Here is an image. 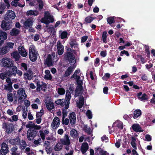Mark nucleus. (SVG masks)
I'll use <instances>...</instances> for the list:
<instances>
[{
	"label": "nucleus",
	"mask_w": 155,
	"mask_h": 155,
	"mask_svg": "<svg viewBox=\"0 0 155 155\" xmlns=\"http://www.w3.org/2000/svg\"><path fill=\"white\" fill-rule=\"evenodd\" d=\"M41 21L46 25L49 24L50 22H52L54 21L53 17L48 12H45V15L43 18L41 20Z\"/></svg>",
	"instance_id": "f257e3e1"
},
{
	"label": "nucleus",
	"mask_w": 155,
	"mask_h": 155,
	"mask_svg": "<svg viewBox=\"0 0 155 155\" xmlns=\"http://www.w3.org/2000/svg\"><path fill=\"white\" fill-rule=\"evenodd\" d=\"M1 64L5 67H10L13 65V61L10 58H5L1 61Z\"/></svg>",
	"instance_id": "f03ea898"
},
{
	"label": "nucleus",
	"mask_w": 155,
	"mask_h": 155,
	"mask_svg": "<svg viewBox=\"0 0 155 155\" xmlns=\"http://www.w3.org/2000/svg\"><path fill=\"white\" fill-rule=\"evenodd\" d=\"M80 70L78 69L76 70L74 72V74L71 76V78L75 79L78 84H80L82 82V77L81 74H79Z\"/></svg>",
	"instance_id": "7ed1b4c3"
},
{
	"label": "nucleus",
	"mask_w": 155,
	"mask_h": 155,
	"mask_svg": "<svg viewBox=\"0 0 155 155\" xmlns=\"http://www.w3.org/2000/svg\"><path fill=\"white\" fill-rule=\"evenodd\" d=\"M1 28L4 30L6 31L9 30L12 26V21H3L1 25Z\"/></svg>",
	"instance_id": "20e7f679"
},
{
	"label": "nucleus",
	"mask_w": 155,
	"mask_h": 155,
	"mask_svg": "<svg viewBox=\"0 0 155 155\" xmlns=\"http://www.w3.org/2000/svg\"><path fill=\"white\" fill-rule=\"evenodd\" d=\"M16 15L14 12L12 10H8L5 14V19L6 21H11L14 19Z\"/></svg>",
	"instance_id": "39448f33"
},
{
	"label": "nucleus",
	"mask_w": 155,
	"mask_h": 155,
	"mask_svg": "<svg viewBox=\"0 0 155 155\" xmlns=\"http://www.w3.org/2000/svg\"><path fill=\"white\" fill-rule=\"evenodd\" d=\"M18 101L21 102L22 100L26 99L27 96L25 93V90L23 88H20L17 92Z\"/></svg>",
	"instance_id": "423d86ee"
},
{
	"label": "nucleus",
	"mask_w": 155,
	"mask_h": 155,
	"mask_svg": "<svg viewBox=\"0 0 155 155\" xmlns=\"http://www.w3.org/2000/svg\"><path fill=\"white\" fill-rule=\"evenodd\" d=\"M37 88L36 90L37 92H39L41 90L45 91L47 87V84L41 81H38L37 83Z\"/></svg>",
	"instance_id": "0eeeda50"
},
{
	"label": "nucleus",
	"mask_w": 155,
	"mask_h": 155,
	"mask_svg": "<svg viewBox=\"0 0 155 155\" xmlns=\"http://www.w3.org/2000/svg\"><path fill=\"white\" fill-rule=\"evenodd\" d=\"M8 152V145L5 143H3L0 150V155H5Z\"/></svg>",
	"instance_id": "6e6552de"
},
{
	"label": "nucleus",
	"mask_w": 155,
	"mask_h": 155,
	"mask_svg": "<svg viewBox=\"0 0 155 155\" xmlns=\"http://www.w3.org/2000/svg\"><path fill=\"white\" fill-rule=\"evenodd\" d=\"M60 124V119L57 117H55L51 124V127L54 129H56Z\"/></svg>",
	"instance_id": "1a4fd4ad"
},
{
	"label": "nucleus",
	"mask_w": 155,
	"mask_h": 155,
	"mask_svg": "<svg viewBox=\"0 0 155 155\" xmlns=\"http://www.w3.org/2000/svg\"><path fill=\"white\" fill-rule=\"evenodd\" d=\"M67 56L69 63L71 65H73L76 62V60L74 54L70 52H67Z\"/></svg>",
	"instance_id": "9d476101"
},
{
	"label": "nucleus",
	"mask_w": 155,
	"mask_h": 155,
	"mask_svg": "<svg viewBox=\"0 0 155 155\" xmlns=\"http://www.w3.org/2000/svg\"><path fill=\"white\" fill-rule=\"evenodd\" d=\"M61 143L66 146H68L70 144V141L69 137L67 134H65L64 137L60 139Z\"/></svg>",
	"instance_id": "9b49d317"
},
{
	"label": "nucleus",
	"mask_w": 155,
	"mask_h": 155,
	"mask_svg": "<svg viewBox=\"0 0 155 155\" xmlns=\"http://www.w3.org/2000/svg\"><path fill=\"white\" fill-rule=\"evenodd\" d=\"M4 125L5 128L6 132L7 133H11L14 129V126L12 124H8L5 123Z\"/></svg>",
	"instance_id": "f8f14e48"
},
{
	"label": "nucleus",
	"mask_w": 155,
	"mask_h": 155,
	"mask_svg": "<svg viewBox=\"0 0 155 155\" xmlns=\"http://www.w3.org/2000/svg\"><path fill=\"white\" fill-rule=\"evenodd\" d=\"M36 134V132L31 130H28L27 132V138L29 140L33 139Z\"/></svg>",
	"instance_id": "ddd939ff"
},
{
	"label": "nucleus",
	"mask_w": 155,
	"mask_h": 155,
	"mask_svg": "<svg viewBox=\"0 0 155 155\" xmlns=\"http://www.w3.org/2000/svg\"><path fill=\"white\" fill-rule=\"evenodd\" d=\"M57 48L58 54L59 55L62 54L64 52V47L60 41H58L57 42Z\"/></svg>",
	"instance_id": "4468645a"
},
{
	"label": "nucleus",
	"mask_w": 155,
	"mask_h": 155,
	"mask_svg": "<svg viewBox=\"0 0 155 155\" xmlns=\"http://www.w3.org/2000/svg\"><path fill=\"white\" fill-rule=\"evenodd\" d=\"M69 120L70 123L71 125H74L75 124L76 120V116L74 112L71 113L69 115Z\"/></svg>",
	"instance_id": "2eb2a0df"
},
{
	"label": "nucleus",
	"mask_w": 155,
	"mask_h": 155,
	"mask_svg": "<svg viewBox=\"0 0 155 155\" xmlns=\"http://www.w3.org/2000/svg\"><path fill=\"white\" fill-rule=\"evenodd\" d=\"M18 52L23 57H26L28 54L24 47L22 46H19L18 48Z\"/></svg>",
	"instance_id": "dca6fc26"
},
{
	"label": "nucleus",
	"mask_w": 155,
	"mask_h": 155,
	"mask_svg": "<svg viewBox=\"0 0 155 155\" xmlns=\"http://www.w3.org/2000/svg\"><path fill=\"white\" fill-rule=\"evenodd\" d=\"M133 130L137 132H142L143 130H142L140 125L137 124H133L132 126Z\"/></svg>",
	"instance_id": "f3484780"
},
{
	"label": "nucleus",
	"mask_w": 155,
	"mask_h": 155,
	"mask_svg": "<svg viewBox=\"0 0 155 155\" xmlns=\"http://www.w3.org/2000/svg\"><path fill=\"white\" fill-rule=\"evenodd\" d=\"M33 23V19L31 18H28L24 22V25L26 28H28L32 26Z\"/></svg>",
	"instance_id": "a211bd4d"
},
{
	"label": "nucleus",
	"mask_w": 155,
	"mask_h": 155,
	"mask_svg": "<svg viewBox=\"0 0 155 155\" xmlns=\"http://www.w3.org/2000/svg\"><path fill=\"white\" fill-rule=\"evenodd\" d=\"M11 67H12V68H10L8 71V75H15L17 72V67L15 66H13V65Z\"/></svg>",
	"instance_id": "6ab92c4d"
},
{
	"label": "nucleus",
	"mask_w": 155,
	"mask_h": 155,
	"mask_svg": "<svg viewBox=\"0 0 155 155\" xmlns=\"http://www.w3.org/2000/svg\"><path fill=\"white\" fill-rule=\"evenodd\" d=\"M20 141V139L18 137L15 139H11L9 140V142L12 145H17L19 144Z\"/></svg>",
	"instance_id": "aec40b11"
},
{
	"label": "nucleus",
	"mask_w": 155,
	"mask_h": 155,
	"mask_svg": "<svg viewBox=\"0 0 155 155\" xmlns=\"http://www.w3.org/2000/svg\"><path fill=\"white\" fill-rule=\"evenodd\" d=\"M75 67V66L73 65L69 67L65 72V77H68L69 76L73 71Z\"/></svg>",
	"instance_id": "412c9836"
},
{
	"label": "nucleus",
	"mask_w": 155,
	"mask_h": 155,
	"mask_svg": "<svg viewBox=\"0 0 155 155\" xmlns=\"http://www.w3.org/2000/svg\"><path fill=\"white\" fill-rule=\"evenodd\" d=\"M53 55L49 54L48 55L47 58L45 61V63L48 66H50L52 65V57Z\"/></svg>",
	"instance_id": "4be33fe9"
},
{
	"label": "nucleus",
	"mask_w": 155,
	"mask_h": 155,
	"mask_svg": "<svg viewBox=\"0 0 155 155\" xmlns=\"http://www.w3.org/2000/svg\"><path fill=\"white\" fill-rule=\"evenodd\" d=\"M45 103L46 107L49 110H51L54 107L53 102L50 100L46 101Z\"/></svg>",
	"instance_id": "5701e85b"
},
{
	"label": "nucleus",
	"mask_w": 155,
	"mask_h": 155,
	"mask_svg": "<svg viewBox=\"0 0 155 155\" xmlns=\"http://www.w3.org/2000/svg\"><path fill=\"white\" fill-rule=\"evenodd\" d=\"M113 127H117L120 129L123 128L122 123L119 120H117L114 122L112 125Z\"/></svg>",
	"instance_id": "b1692460"
},
{
	"label": "nucleus",
	"mask_w": 155,
	"mask_h": 155,
	"mask_svg": "<svg viewBox=\"0 0 155 155\" xmlns=\"http://www.w3.org/2000/svg\"><path fill=\"white\" fill-rule=\"evenodd\" d=\"M84 102V98L83 97H81L78 101L77 102V107L79 108H81L83 106Z\"/></svg>",
	"instance_id": "393cba45"
},
{
	"label": "nucleus",
	"mask_w": 155,
	"mask_h": 155,
	"mask_svg": "<svg viewBox=\"0 0 155 155\" xmlns=\"http://www.w3.org/2000/svg\"><path fill=\"white\" fill-rule=\"evenodd\" d=\"M88 148V145L87 143H83L81 147V151L83 153H85Z\"/></svg>",
	"instance_id": "a878e982"
},
{
	"label": "nucleus",
	"mask_w": 155,
	"mask_h": 155,
	"mask_svg": "<svg viewBox=\"0 0 155 155\" xmlns=\"http://www.w3.org/2000/svg\"><path fill=\"white\" fill-rule=\"evenodd\" d=\"M141 115V111L140 109H137L135 110L134 112L133 118L134 119H136Z\"/></svg>",
	"instance_id": "bb28decb"
},
{
	"label": "nucleus",
	"mask_w": 155,
	"mask_h": 155,
	"mask_svg": "<svg viewBox=\"0 0 155 155\" xmlns=\"http://www.w3.org/2000/svg\"><path fill=\"white\" fill-rule=\"evenodd\" d=\"M29 58L32 61H35L37 59L38 54V53H33V54H29Z\"/></svg>",
	"instance_id": "cd10ccee"
},
{
	"label": "nucleus",
	"mask_w": 155,
	"mask_h": 155,
	"mask_svg": "<svg viewBox=\"0 0 155 155\" xmlns=\"http://www.w3.org/2000/svg\"><path fill=\"white\" fill-rule=\"evenodd\" d=\"M13 58H14L15 61H18L20 57V55L17 51H15L11 54Z\"/></svg>",
	"instance_id": "c85d7f7f"
},
{
	"label": "nucleus",
	"mask_w": 155,
	"mask_h": 155,
	"mask_svg": "<svg viewBox=\"0 0 155 155\" xmlns=\"http://www.w3.org/2000/svg\"><path fill=\"white\" fill-rule=\"evenodd\" d=\"M38 14V12L36 11L30 10L27 12L26 15L28 16L33 15L35 16H37Z\"/></svg>",
	"instance_id": "c756f323"
},
{
	"label": "nucleus",
	"mask_w": 155,
	"mask_h": 155,
	"mask_svg": "<svg viewBox=\"0 0 155 155\" xmlns=\"http://www.w3.org/2000/svg\"><path fill=\"white\" fill-rule=\"evenodd\" d=\"M45 75L44 78L47 80H51L52 77L50 74V71L49 70H46L45 71Z\"/></svg>",
	"instance_id": "7c9ffc66"
},
{
	"label": "nucleus",
	"mask_w": 155,
	"mask_h": 155,
	"mask_svg": "<svg viewBox=\"0 0 155 155\" xmlns=\"http://www.w3.org/2000/svg\"><path fill=\"white\" fill-rule=\"evenodd\" d=\"M19 33V31L18 29L14 28L12 29L10 32V34L12 36H16Z\"/></svg>",
	"instance_id": "2f4dec72"
},
{
	"label": "nucleus",
	"mask_w": 155,
	"mask_h": 155,
	"mask_svg": "<svg viewBox=\"0 0 155 155\" xmlns=\"http://www.w3.org/2000/svg\"><path fill=\"white\" fill-rule=\"evenodd\" d=\"M4 89L9 91V92L12 91L13 88L12 86V84H8L4 85Z\"/></svg>",
	"instance_id": "473e14b6"
},
{
	"label": "nucleus",
	"mask_w": 155,
	"mask_h": 155,
	"mask_svg": "<svg viewBox=\"0 0 155 155\" xmlns=\"http://www.w3.org/2000/svg\"><path fill=\"white\" fill-rule=\"evenodd\" d=\"M37 52L34 45H31L30 46L29 51V54H33Z\"/></svg>",
	"instance_id": "72a5a7b5"
},
{
	"label": "nucleus",
	"mask_w": 155,
	"mask_h": 155,
	"mask_svg": "<svg viewBox=\"0 0 155 155\" xmlns=\"http://www.w3.org/2000/svg\"><path fill=\"white\" fill-rule=\"evenodd\" d=\"M0 38L3 40L6 39L7 38V34L5 32L0 31Z\"/></svg>",
	"instance_id": "f704fd0d"
},
{
	"label": "nucleus",
	"mask_w": 155,
	"mask_h": 155,
	"mask_svg": "<svg viewBox=\"0 0 155 155\" xmlns=\"http://www.w3.org/2000/svg\"><path fill=\"white\" fill-rule=\"evenodd\" d=\"M131 144L132 147L135 149H137L136 144L135 143L136 140V138L134 137H132L131 138Z\"/></svg>",
	"instance_id": "c9c22d12"
},
{
	"label": "nucleus",
	"mask_w": 155,
	"mask_h": 155,
	"mask_svg": "<svg viewBox=\"0 0 155 155\" xmlns=\"http://www.w3.org/2000/svg\"><path fill=\"white\" fill-rule=\"evenodd\" d=\"M33 73L32 72H30V74H28L27 73H25L24 74V77L25 79L30 80L32 78V75L33 74Z\"/></svg>",
	"instance_id": "e433bc0d"
},
{
	"label": "nucleus",
	"mask_w": 155,
	"mask_h": 155,
	"mask_svg": "<svg viewBox=\"0 0 155 155\" xmlns=\"http://www.w3.org/2000/svg\"><path fill=\"white\" fill-rule=\"evenodd\" d=\"M61 38L63 39L66 38L68 35V33L66 31H60Z\"/></svg>",
	"instance_id": "4c0bfd02"
},
{
	"label": "nucleus",
	"mask_w": 155,
	"mask_h": 155,
	"mask_svg": "<svg viewBox=\"0 0 155 155\" xmlns=\"http://www.w3.org/2000/svg\"><path fill=\"white\" fill-rule=\"evenodd\" d=\"M71 136L74 138H76L78 136V133L76 130L73 129L71 130L70 132Z\"/></svg>",
	"instance_id": "58836bf2"
},
{
	"label": "nucleus",
	"mask_w": 155,
	"mask_h": 155,
	"mask_svg": "<svg viewBox=\"0 0 155 155\" xmlns=\"http://www.w3.org/2000/svg\"><path fill=\"white\" fill-rule=\"evenodd\" d=\"M62 147V145L61 143H58L54 147V149L56 151L60 150Z\"/></svg>",
	"instance_id": "ea45409f"
},
{
	"label": "nucleus",
	"mask_w": 155,
	"mask_h": 155,
	"mask_svg": "<svg viewBox=\"0 0 155 155\" xmlns=\"http://www.w3.org/2000/svg\"><path fill=\"white\" fill-rule=\"evenodd\" d=\"M7 100L9 102H12L13 101V94L10 92H8L7 94Z\"/></svg>",
	"instance_id": "a19ab883"
},
{
	"label": "nucleus",
	"mask_w": 155,
	"mask_h": 155,
	"mask_svg": "<svg viewBox=\"0 0 155 155\" xmlns=\"http://www.w3.org/2000/svg\"><path fill=\"white\" fill-rule=\"evenodd\" d=\"M8 51V50L5 47H2L0 49V54L1 55H3Z\"/></svg>",
	"instance_id": "79ce46f5"
},
{
	"label": "nucleus",
	"mask_w": 155,
	"mask_h": 155,
	"mask_svg": "<svg viewBox=\"0 0 155 155\" xmlns=\"http://www.w3.org/2000/svg\"><path fill=\"white\" fill-rule=\"evenodd\" d=\"M20 147L21 150H24L25 147L26 145V143L25 141L22 140L20 141Z\"/></svg>",
	"instance_id": "37998d69"
},
{
	"label": "nucleus",
	"mask_w": 155,
	"mask_h": 155,
	"mask_svg": "<svg viewBox=\"0 0 155 155\" xmlns=\"http://www.w3.org/2000/svg\"><path fill=\"white\" fill-rule=\"evenodd\" d=\"M65 90L62 88L60 87L58 89V92L60 95H64L65 94Z\"/></svg>",
	"instance_id": "c03bdc74"
},
{
	"label": "nucleus",
	"mask_w": 155,
	"mask_h": 155,
	"mask_svg": "<svg viewBox=\"0 0 155 155\" xmlns=\"http://www.w3.org/2000/svg\"><path fill=\"white\" fill-rule=\"evenodd\" d=\"M65 102V100L64 99H58L55 101V103L57 104L63 106Z\"/></svg>",
	"instance_id": "a18cd8bd"
},
{
	"label": "nucleus",
	"mask_w": 155,
	"mask_h": 155,
	"mask_svg": "<svg viewBox=\"0 0 155 155\" xmlns=\"http://www.w3.org/2000/svg\"><path fill=\"white\" fill-rule=\"evenodd\" d=\"M14 45V43L12 42H8L6 44L5 47L8 51L10 49H12Z\"/></svg>",
	"instance_id": "49530a36"
},
{
	"label": "nucleus",
	"mask_w": 155,
	"mask_h": 155,
	"mask_svg": "<svg viewBox=\"0 0 155 155\" xmlns=\"http://www.w3.org/2000/svg\"><path fill=\"white\" fill-rule=\"evenodd\" d=\"M83 130L85 132L89 134H90L91 132V129L90 127H88L87 125L84 126Z\"/></svg>",
	"instance_id": "de8ad7c7"
},
{
	"label": "nucleus",
	"mask_w": 155,
	"mask_h": 155,
	"mask_svg": "<svg viewBox=\"0 0 155 155\" xmlns=\"http://www.w3.org/2000/svg\"><path fill=\"white\" fill-rule=\"evenodd\" d=\"M6 8L5 7V5L3 3H1L0 4V14H2L4 12V10Z\"/></svg>",
	"instance_id": "09e8293b"
},
{
	"label": "nucleus",
	"mask_w": 155,
	"mask_h": 155,
	"mask_svg": "<svg viewBox=\"0 0 155 155\" xmlns=\"http://www.w3.org/2000/svg\"><path fill=\"white\" fill-rule=\"evenodd\" d=\"M11 5L12 6H19L21 7H22L21 4V3H18V2H17L15 1L14 0V1H12L11 2Z\"/></svg>",
	"instance_id": "8fccbe9b"
},
{
	"label": "nucleus",
	"mask_w": 155,
	"mask_h": 155,
	"mask_svg": "<svg viewBox=\"0 0 155 155\" xmlns=\"http://www.w3.org/2000/svg\"><path fill=\"white\" fill-rule=\"evenodd\" d=\"M107 34V32L106 31H104V32H103L102 35L103 41L104 43H106L107 42V41H106Z\"/></svg>",
	"instance_id": "3c124183"
},
{
	"label": "nucleus",
	"mask_w": 155,
	"mask_h": 155,
	"mask_svg": "<svg viewBox=\"0 0 155 155\" xmlns=\"http://www.w3.org/2000/svg\"><path fill=\"white\" fill-rule=\"evenodd\" d=\"M21 69L23 71H27V65L25 63H22L21 64Z\"/></svg>",
	"instance_id": "603ef678"
},
{
	"label": "nucleus",
	"mask_w": 155,
	"mask_h": 155,
	"mask_svg": "<svg viewBox=\"0 0 155 155\" xmlns=\"http://www.w3.org/2000/svg\"><path fill=\"white\" fill-rule=\"evenodd\" d=\"M94 19V18L90 16L86 17L85 19V22L88 23H91Z\"/></svg>",
	"instance_id": "864d4df0"
},
{
	"label": "nucleus",
	"mask_w": 155,
	"mask_h": 155,
	"mask_svg": "<svg viewBox=\"0 0 155 155\" xmlns=\"http://www.w3.org/2000/svg\"><path fill=\"white\" fill-rule=\"evenodd\" d=\"M18 147L17 146L13 147L11 150L12 153V154L16 153L18 152L17 151Z\"/></svg>",
	"instance_id": "5fc2aeb1"
},
{
	"label": "nucleus",
	"mask_w": 155,
	"mask_h": 155,
	"mask_svg": "<svg viewBox=\"0 0 155 155\" xmlns=\"http://www.w3.org/2000/svg\"><path fill=\"white\" fill-rule=\"evenodd\" d=\"M71 98L70 93L69 92H67L66 93V101H69Z\"/></svg>",
	"instance_id": "6e6d98bb"
},
{
	"label": "nucleus",
	"mask_w": 155,
	"mask_h": 155,
	"mask_svg": "<svg viewBox=\"0 0 155 155\" xmlns=\"http://www.w3.org/2000/svg\"><path fill=\"white\" fill-rule=\"evenodd\" d=\"M7 75L9 76L8 73H2L0 74V78L2 79H4L7 77Z\"/></svg>",
	"instance_id": "4d7b16f0"
},
{
	"label": "nucleus",
	"mask_w": 155,
	"mask_h": 155,
	"mask_svg": "<svg viewBox=\"0 0 155 155\" xmlns=\"http://www.w3.org/2000/svg\"><path fill=\"white\" fill-rule=\"evenodd\" d=\"M28 113L27 110H25V109L23 110L22 112V115L23 117L25 119L27 117V114Z\"/></svg>",
	"instance_id": "13d9d810"
},
{
	"label": "nucleus",
	"mask_w": 155,
	"mask_h": 155,
	"mask_svg": "<svg viewBox=\"0 0 155 155\" xmlns=\"http://www.w3.org/2000/svg\"><path fill=\"white\" fill-rule=\"evenodd\" d=\"M12 119H10V121L12 122L13 121H16L18 120V117L17 115H14L12 117Z\"/></svg>",
	"instance_id": "bf43d9fd"
},
{
	"label": "nucleus",
	"mask_w": 155,
	"mask_h": 155,
	"mask_svg": "<svg viewBox=\"0 0 155 155\" xmlns=\"http://www.w3.org/2000/svg\"><path fill=\"white\" fill-rule=\"evenodd\" d=\"M94 2V0H88V2L89 4V5L90 6V8H85V10L87 12H88L90 10V8H91V6L92 5V4Z\"/></svg>",
	"instance_id": "052dcab7"
},
{
	"label": "nucleus",
	"mask_w": 155,
	"mask_h": 155,
	"mask_svg": "<svg viewBox=\"0 0 155 155\" xmlns=\"http://www.w3.org/2000/svg\"><path fill=\"white\" fill-rule=\"evenodd\" d=\"M99 153L101 155H109V153L106 151L100 149Z\"/></svg>",
	"instance_id": "680f3d73"
},
{
	"label": "nucleus",
	"mask_w": 155,
	"mask_h": 155,
	"mask_svg": "<svg viewBox=\"0 0 155 155\" xmlns=\"http://www.w3.org/2000/svg\"><path fill=\"white\" fill-rule=\"evenodd\" d=\"M44 110L43 109L41 110L40 112L37 113L36 116L37 118H41L43 114Z\"/></svg>",
	"instance_id": "e2e57ef3"
},
{
	"label": "nucleus",
	"mask_w": 155,
	"mask_h": 155,
	"mask_svg": "<svg viewBox=\"0 0 155 155\" xmlns=\"http://www.w3.org/2000/svg\"><path fill=\"white\" fill-rule=\"evenodd\" d=\"M86 115L89 119H91L92 117L91 112L90 110H88L86 113Z\"/></svg>",
	"instance_id": "0e129e2a"
},
{
	"label": "nucleus",
	"mask_w": 155,
	"mask_h": 155,
	"mask_svg": "<svg viewBox=\"0 0 155 155\" xmlns=\"http://www.w3.org/2000/svg\"><path fill=\"white\" fill-rule=\"evenodd\" d=\"M107 21L108 23L110 24L114 21V18L109 17L107 18Z\"/></svg>",
	"instance_id": "69168bd1"
},
{
	"label": "nucleus",
	"mask_w": 155,
	"mask_h": 155,
	"mask_svg": "<svg viewBox=\"0 0 155 155\" xmlns=\"http://www.w3.org/2000/svg\"><path fill=\"white\" fill-rule=\"evenodd\" d=\"M37 2L39 4V9H42L43 6V2L41 0H37Z\"/></svg>",
	"instance_id": "338daca9"
},
{
	"label": "nucleus",
	"mask_w": 155,
	"mask_h": 155,
	"mask_svg": "<svg viewBox=\"0 0 155 155\" xmlns=\"http://www.w3.org/2000/svg\"><path fill=\"white\" fill-rule=\"evenodd\" d=\"M71 46L72 47V48H73L76 49L78 48V44L76 42H72V43L71 44Z\"/></svg>",
	"instance_id": "774afa93"
}]
</instances>
